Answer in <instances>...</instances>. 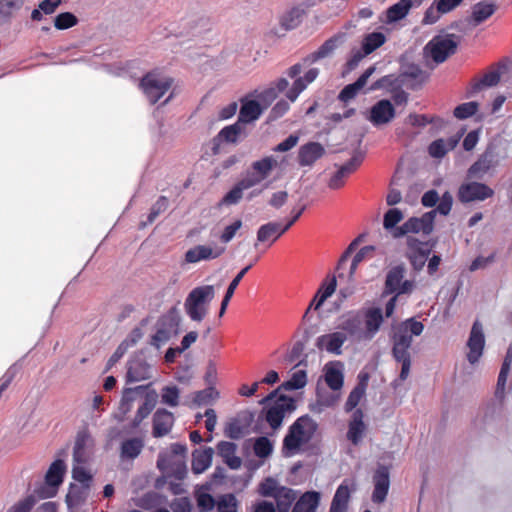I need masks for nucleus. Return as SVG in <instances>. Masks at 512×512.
<instances>
[{
    "instance_id": "f257e3e1",
    "label": "nucleus",
    "mask_w": 512,
    "mask_h": 512,
    "mask_svg": "<svg viewBox=\"0 0 512 512\" xmlns=\"http://www.w3.org/2000/svg\"><path fill=\"white\" fill-rule=\"evenodd\" d=\"M424 331V324L414 317H410L392 326L390 341L392 344L391 354L393 359L401 364L399 379H407L411 368L410 348L413 336H420Z\"/></svg>"
},
{
    "instance_id": "f03ea898",
    "label": "nucleus",
    "mask_w": 512,
    "mask_h": 512,
    "mask_svg": "<svg viewBox=\"0 0 512 512\" xmlns=\"http://www.w3.org/2000/svg\"><path fill=\"white\" fill-rule=\"evenodd\" d=\"M125 384L122 388L121 402L118 412L114 413L115 424L112 425L106 436L105 450L120 446V457L128 459V371L125 373Z\"/></svg>"
},
{
    "instance_id": "7ed1b4c3",
    "label": "nucleus",
    "mask_w": 512,
    "mask_h": 512,
    "mask_svg": "<svg viewBox=\"0 0 512 512\" xmlns=\"http://www.w3.org/2000/svg\"><path fill=\"white\" fill-rule=\"evenodd\" d=\"M319 426L309 415L298 417L288 428L283 439L282 454L291 457L299 452L302 445L309 443Z\"/></svg>"
},
{
    "instance_id": "20e7f679",
    "label": "nucleus",
    "mask_w": 512,
    "mask_h": 512,
    "mask_svg": "<svg viewBox=\"0 0 512 512\" xmlns=\"http://www.w3.org/2000/svg\"><path fill=\"white\" fill-rule=\"evenodd\" d=\"M215 297L213 285H203L193 288L184 302L188 317L194 322H201L208 313V305Z\"/></svg>"
},
{
    "instance_id": "39448f33",
    "label": "nucleus",
    "mask_w": 512,
    "mask_h": 512,
    "mask_svg": "<svg viewBox=\"0 0 512 512\" xmlns=\"http://www.w3.org/2000/svg\"><path fill=\"white\" fill-rule=\"evenodd\" d=\"M181 316L177 307H172L162 315L156 324V332L152 335L150 344L157 350L167 343L173 336L179 334Z\"/></svg>"
},
{
    "instance_id": "423d86ee",
    "label": "nucleus",
    "mask_w": 512,
    "mask_h": 512,
    "mask_svg": "<svg viewBox=\"0 0 512 512\" xmlns=\"http://www.w3.org/2000/svg\"><path fill=\"white\" fill-rule=\"evenodd\" d=\"M461 39V36L452 33L436 35L426 44L424 50L429 52L435 63L440 64L455 54Z\"/></svg>"
},
{
    "instance_id": "0eeeda50",
    "label": "nucleus",
    "mask_w": 512,
    "mask_h": 512,
    "mask_svg": "<svg viewBox=\"0 0 512 512\" xmlns=\"http://www.w3.org/2000/svg\"><path fill=\"white\" fill-rule=\"evenodd\" d=\"M173 78L158 72L147 73L140 82V87L151 104L157 103L171 88Z\"/></svg>"
},
{
    "instance_id": "6e6552de",
    "label": "nucleus",
    "mask_w": 512,
    "mask_h": 512,
    "mask_svg": "<svg viewBox=\"0 0 512 512\" xmlns=\"http://www.w3.org/2000/svg\"><path fill=\"white\" fill-rule=\"evenodd\" d=\"M66 465L63 460L56 459L50 465L46 475L45 483L35 490L40 499L52 498L57 494L58 488L63 482Z\"/></svg>"
},
{
    "instance_id": "1a4fd4ad",
    "label": "nucleus",
    "mask_w": 512,
    "mask_h": 512,
    "mask_svg": "<svg viewBox=\"0 0 512 512\" xmlns=\"http://www.w3.org/2000/svg\"><path fill=\"white\" fill-rule=\"evenodd\" d=\"M296 407V401L293 397L281 394L270 407L263 410L265 420L273 430H277L282 426L286 413H292L296 410Z\"/></svg>"
},
{
    "instance_id": "9d476101",
    "label": "nucleus",
    "mask_w": 512,
    "mask_h": 512,
    "mask_svg": "<svg viewBox=\"0 0 512 512\" xmlns=\"http://www.w3.org/2000/svg\"><path fill=\"white\" fill-rule=\"evenodd\" d=\"M151 386V383H147L145 385L130 387V401H132L134 397L138 395H144V401L138 408L136 415L134 417L133 426H138L142 422V420L145 419L155 407L157 393L154 389L151 388Z\"/></svg>"
},
{
    "instance_id": "9b49d317",
    "label": "nucleus",
    "mask_w": 512,
    "mask_h": 512,
    "mask_svg": "<svg viewBox=\"0 0 512 512\" xmlns=\"http://www.w3.org/2000/svg\"><path fill=\"white\" fill-rule=\"evenodd\" d=\"M494 195V190L488 185L471 181L460 185L457 193L458 200L461 203H470L474 201H484Z\"/></svg>"
},
{
    "instance_id": "f8f14e48",
    "label": "nucleus",
    "mask_w": 512,
    "mask_h": 512,
    "mask_svg": "<svg viewBox=\"0 0 512 512\" xmlns=\"http://www.w3.org/2000/svg\"><path fill=\"white\" fill-rule=\"evenodd\" d=\"M497 165L498 160L495 147L488 145L485 151L467 170V178L482 180L489 170Z\"/></svg>"
},
{
    "instance_id": "ddd939ff",
    "label": "nucleus",
    "mask_w": 512,
    "mask_h": 512,
    "mask_svg": "<svg viewBox=\"0 0 512 512\" xmlns=\"http://www.w3.org/2000/svg\"><path fill=\"white\" fill-rule=\"evenodd\" d=\"M484 345L485 337L483 333V327L482 324L476 320L472 325L467 341V346L469 348L467 360L470 364H475L479 361L483 354Z\"/></svg>"
},
{
    "instance_id": "4468645a",
    "label": "nucleus",
    "mask_w": 512,
    "mask_h": 512,
    "mask_svg": "<svg viewBox=\"0 0 512 512\" xmlns=\"http://www.w3.org/2000/svg\"><path fill=\"white\" fill-rule=\"evenodd\" d=\"M399 74L403 88L411 90L420 88L429 77L426 71L413 63L402 66Z\"/></svg>"
},
{
    "instance_id": "2eb2a0df",
    "label": "nucleus",
    "mask_w": 512,
    "mask_h": 512,
    "mask_svg": "<svg viewBox=\"0 0 512 512\" xmlns=\"http://www.w3.org/2000/svg\"><path fill=\"white\" fill-rule=\"evenodd\" d=\"M374 489L372 501L376 504L383 503L386 500L390 487V472L385 465H379L373 475Z\"/></svg>"
},
{
    "instance_id": "dca6fc26",
    "label": "nucleus",
    "mask_w": 512,
    "mask_h": 512,
    "mask_svg": "<svg viewBox=\"0 0 512 512\" xmlns=\"http://www.w3.org/2000/svg\"><path fill=\"white\" fill-rule=\"evenodd\" d=\"M394 117L395 108L391 101L388 99H381L371 107L367 119L377 127L391 122Z\"/></svg>"
},
{
    "instance_id": "f3484780",
    "label": "nucleus",
    "mask_w": 512,
    "mask_h": 512,
    "mask_svg": "<svg viewBox=\"0 0 512 512\" xmlns=\"http://www.w3.org/2000/svg\"><path fill=\"white\" fill-rule=\"evenodd\" d=\"M363 154L361 152H355L352 158L341 165L338 170L332 175L328 182V187L330 189H339L344 185V180L351 173H353L362 163Z\"/></svg>"
},
{
    "instance_id": "a211bd4d",
    "label": "nucleus",
    "mask_w": 512,
    "mask_h": 512,
    "mask_svg": "<svg viewBox=\"0 0 512 512\" xmlns=\"http://www.w3.org/2000/svg\"><path fill=\"white\" fill-rule=\"evenodd\" d=\"M362 318L365 325L363 338L371 340L379 332L384 322L382 309L380 307H370L364 311Z\"/></svg>"
},
{
    "instance_id": "6ab92c4d",
    "label": "nucleus",
    "mask_w": 512,
    "mask_h": 512,
    "mask_svg": "<svg viewBox=\"0 0 512 512\" xmlns=\"http://www.w3.org/2000/svg\"><path fill=\"white\" fill-rule=\"evenodd\" d=\"M367 426L364 422V413L362 409H356L351 414V418L348 422V430L346 437L354 446H358L365 434Z\"/></svg>"
},
{
    "instance_id": "aec40b11",
    "label": "nucleus",
    "mask_w": 512,
    "mask_h": 512,
    "mask_svg": "<svg viewBox=\"0 0 512 512\" xmlns=\"http://www.w3.org/2000/svg\"><path fill=\"white\" fill-rule=\"evenodd\" d=\"M347 340V335L344 332L336 331L319 336L316 339V347L320 350H325L331 354H342V346Z\"/></svg>"
},
{
    "instance_id": "412c9836",
    "label": "nucleus",
    "mask_w": 512,
    "mask_h": 512,
    "mask_svg": "<svg viewBox=\"0 0 512 512\" xmlns=\"http://www.w3.org/2000/svg\"><path fill=\"white\" fill-rule=\"evenodd\" d=\"M152 377V366L148 363L145 350H141L130 361V383L148 380Z\"/></svg>"
},
{
    "instance_id": "4be33fe9",
    "label": "nucleus",
    "mask_w": 512,
    "mask_h": 512,
    "mask_svg": "<svg viewBox=\"0 0 512 512\" xmlns=\"http://www.w3.org/2000/svg\"><path fill=\"white\" fill-rule=\"evenodd\" d=\"M224 252V247L212 248L207 245H197L186 251L184 259L186 263L192 264L203 260L216 259L220 257Z\"/></svg>"
},
{
    "instance_id": "5701e85b",
    "label": "nucleus",
    "mask_w": 512,
    "mask_h": 512,
    "mask_svg": "<svg viewBox=\"0 0 512 512\" xmlns=\"http://www.w3.org/2000/svg\"><path fill=\"white\" fill-rule=\"evenodd\" d=\"M325 154V149L319 142H308L302 145L298 151V163L300 166H312Z\"/></svg>"
},
{
    "instance_id": "b1692460",
    "label": "nucleus",
    "mask_w": 512,
    "mask_h": 512,
    "mask_svg": "<svg viewBox=\"0 0 512 512\" xmlns=\"http://www.w3.org/2000/svg\"><path fill=\"white\" fill-rule=\"evenodd\" d=\"M435 211H428L421 217H411L407 220L411 233L430 235L434 230Z\"/></svg>"
},
{
    "instance_id": "393cba45",
    "label": "nucleus",
    "mask_w": 512,
    "mask_h": 512,
    "mask_svg": "<svg viewBox=\"0 0 512 512\" xmlns=\"http://www.w3.org/2000/svg\"><path fill=\"white\" fill-rule=\"evenodd\" d=\"M174 416L165 409H158L153 415V436L163 437L168 434L173 426Z\"/></svg>"
},
{
    "instance_id": "a878e982",
    "label": "nucleus",
    "mask_w": 512,
    "mask_h": 512,
    "mask_svg": "<svg viewBox=\"0 0 512 512\" xmlns=\"http://www.w3.org/2000/svg\"><path fill=\"white\" fill-rule=\"evenodd\" d=\"M375 67L366 69L361 76L353 83L346 85L339 93L338 99L344 103L355 98L358 92L365 86L369 77L374 73Z\"/></svg>"
},
{
    "instance_id": "bb28decb",
    "label": "nucleus",
    "mask_w": 512,
    "mask_h": 512,
    "mask_svg": "<svg viewBox=\"0 0 512 512\" xmlns=\"http://www.w3.org/2000/svg\"><path fill=\"white\" fill-rule=\"evenodd\" d=\"M237 445L229 441H220L217 444V454L223 459L224 463L233 470L239 469L242 464L240 457L236 456Z\"/></svg>"
},
{
    "instance_id": "cd10ccee",
    "label": "nucleus",
    "mask_w": 512,
    "mask_h": 512,
    "mask_svg": "<svg viewBox=\"0 0 512 512\" xmlns=\"http://www.w3.org/2000/svg\"><path fill=\"white\" fill-rule=\"evenodd\" d=\"M320 500V492L315 490L306 491L294 503L291 512H317Z\"/></svg>"
},
{
    "instance_id": "c85d7f7f",
    "label": "nucleus",
    "mask_w": 512,
    "mask_h": 512,
    "mask_svg": "<svg viewBox=\"0 0 512 512\" xmlns=\"http://www.w3.org/2000/svg\"><path fill=\"white\" fill-rule=\"evenodd\" d=\"M263 110L264 108L257 100L242 99L238 121L242 124L253 122L261 116Z\"/></svg>"
},
{
    "instance_id": "c756f323",
    "label": "nucleus",
    "mask_w": 512,
    "mask_h": 512,
    "mask_svg": "<svg viewBox=\"0 0 512 512\" xmlns=\"http://www.w3.org/2000/svg\"><path fill=\"white\" fill-rule=\"evenodd\" d=\"M362 324L363 318L359 313H349L343 317L338 328L347 336L363 338Z\"/></svg>"
},
{
    "instance_id": "7c9ffc66",
    "label": "nucleus",
    "mask_w": 512,
    "mask_h": 512,
    "mask_svg": "<svg viewBox=\"0 0 512 512\" xmlns=\"http://www.w3.org/2000/svg\"><path fill=\"white\" fill-rule=\"evenodd\" d=\"M287 231L279 222H268L261 225L257 230V242H270L271 245Z\"/></svg>"
},
{
    "instance_id": "2f4dec72",
    "label": "nucleus",
    "mask_w": 512,
    "mask_h": 512,
    "mask_svg": "<svg viewBox=\"0 0 512 512\" xmlns=\"http://www.w3.org/2000/svg\"><path fill=\"white\" fill-rule=\"evenodd\" d=\"M319 75L318 68L309 69L303 77H298L294 80L290 89L286 92V97L294 102L300 93L306 89V87L312 83Z\"/></svg>"
},
{
    "instance_id": "473e14b6",
    "label": "nucleus",
    "mask_w": 512,
    "mask_h": 512,
    "mask_svg": "<svg viewBox=\"0 0 512 512\" xmlns=\"http://www.w3.org/2000/svg\"><path fill=\"white\" fill-rule=\"evenodd\" d=\"M214 450L212 447L204 449H195L192 452L191 469L194 474H201L207 470L212 463Z\"/></svg>"
},
{
    "instance_id": "72a5a7b5",
    "label": "nucleus",
    "mask_w": 512,
    "mask_h": 512,
    "mask_svg": "<svg viewBox=\"0 0 512 512\" xmlns=\"http://www.w3.org/2000/svg\"><path fill=\"white\" fill-rule=\"evenodd\" d=\"M497 10V6L492 2L480 1L473 5L470 15V23L478 26L489 19Z\"/></svg>"
},
{
    "instance_id": "f704fd0d",
    "label": "nucleus",
    "mask_w": 512,
    "mask_h": 512,
    "mask_svg": "<svg viewBox=\"0 0 512 512\" xmlns=\"http://www.w3.org/2000/svg\"><path fill=\"white\" fill-rule=\"evenodd\" d=\"M157 467L160 470L171 473L177 480H183L187 474V468L183 459L172 461L170 458L166 459L159 456Z\"/></svg>"
},
{
    "instance_id": "c9c22d12",
    "label": "nucleus",
    "mask_w": 512,
    "mask_h": 512,
    "mask_svg": "<svg viewBox=\"0 0 512 512\" xmlns=\"http://www.w3.org/2000/svg\"><path fill=\"white\" fill-rule=\"evenodd\" d=\"M342 363L335 362L334 365L328 364L325 369V382L333 391H339L344 384V375L342 372Z\"/></svg>"
},
{
    "instance_id": "e433bc0d",
    "label": "nucleus",
    "mask_w": 512,
    "mask_h": 512,
    "mask_svg": "<svg viewBox=\"0 0 512 512\" xmlns=\"http://www.w3.org/2000/svg\"><path fill=\"white\" fill-rule=\"evenodd\" d=\"M405 272L406 268L404 264L396 265L387 272L384 294L390 295L395 293L405 276Z\"/></svg>"
},
{
    "instance_id": "4c0bfd02",
    "label": "nucleus",
    "mask_w": 512,
    "mask_h": 512,
    "mask_svg": "<svg viewBox=\"0 0 512 512\" xmlns=\"http://www.w3.org/2000/svg\"><path fill=\"white\" fill-rule=\"evenodd\" d=\"M350 500V489L342 483L336 489L328 512H347Z\"/></svg>"
},
{
    "instance_id": "58836bf2",
    "label": "nucleus",
    "mask_w": 512,
    "mask_h": 512,
    "mask_svg": "<svg viewBox=\"0 0 512 512\" xmlns=\"http://www.w3.org/2000/svg\"><path fill=\"white\" fill-rule=\"evenodd\" d=\"M89 490L90 487L71 483L65 499L67 507L69 509L79 507L87 499Z\"/></svg>"
},
{
    "instance_id": "ea45409f",
    "label": "nucleus",
    "mask_w": 512,
    "mask_h": 512,
    "mask_svg": "<svg viewBox=\"0 0 512 512\" xmlns=\"http://www.w3.org/2000/svg\"><path fill=\"white\" fill-rule=\"evenodd\" d=\"M459 142V137H449L448 139H437L433 141L429 147L428 152L433 158H442L447 152L453 150Z\"/></svg>"
},
{
    "instance_id": "a19ab883",
    "label": "nucleus",
    "mask_w": 512,
    "mask_h": 512,
    "mask_svg": "<svg viewBox=\"0 0 512 512\" xmlns=\"http://www.w3.org/2000/svg\"><path fill=\"white\" fill-rule=\"evenodd\" d=\"M253 419V415L249 414L246 419V423L242 424L239 417L231 419L224 428V434L227 438L232 440H239L241 439L244 434L246 433V430L248 426L250 425L251 421Z\"/></svg>"
},
{
    "instance_id": "79ce46f5",
    "label": "nucleus",
    "mask_w": 512,
    "mask_h": 512,
    "mask_svg": "<svg viewBox=\"0 0 512 512\" xmlns=\"http://www.w3.org/2000/svg\"><path fill=\"white\" fill-rule=\"evenodd\" d=\"M242 125V123L237 121L232 125L222 128L213 139L214 145L217 147L221 142L236 143L239 136L242 134Z\"/></svg>"
},
{
    "instance_id": "37998d69",
    "label": "nucleus",
    "mask_w": 512,
    "mask_h": 512,
    "mask_svg": "<svg viewBox=\"0 0 512 512\" xmlns=\"http://www.w3.org/2000/svg\"><path fill=\"white\" fill-rule=\"evenodd\" d=\"M297 498V491L289 487H281L274 497L278 512H289L293 502Z\"/></svg>"
},
{
    "instance_id": "c03bdc74",
    "label": "nucleus",
    "mask_w": 512,
    "mask_h": 512,
    "mask_svg": "<svg viewBox=\"0 0 512 512\" xmlns=\"http://www.w3.org/2000/svg\"><path fill=\"white\" fill-rule=\"evenodd\" d=\"M409 0H399L386 10L387 23H395L404 19L410 11Z\"/></svg>"
},
{
    "instance_id": "a18cd8bd",
    "label": "nucleus",
    "mask_w": 512,
    "mask_h": 512,
    "mask_svg": "<svg viewBox=\"0 0 512 512\" xmlns=\"http://www.w3.org/2000/svg\"><path fill=\"white\" fill-rule=\"evenodd\" d=\"M25 0H0V23H9L18 12Z\"/></svg>"
},
{
    "instance_id": "49530a36",
    "label": "nucleus",
    "mask_w": 512,
    "mask_h": 512,
    "mask_svg": "<svg viewBox=\"0 0 512 512\" xmlns=\"http://www.w3.org/2000/svg\"><path fill=\"white\" fill-rule=\"evenodd\" d=\"M434 245L435 242L432 241L423 242L412 236L407 238L408 250L420 257L422 256L423 258H426V260L428 259Z\"/></svg>"
},
{
    "instance_id": "de8ad7c7",
    "label": "nucleus",
    "mask_w": 512,
    "mask_h": 512,
    "mask_svg": "<svg viewBox=\"0 0 512 512\" xmlns=\"http://www.w3.org/2000/svg\"><path fill=\"white\" fill-rule=\"evenodd\" d=\"M399 88H403L400 74L385 75V76L381 77L380 79H378L376 82H374L371 86L372 90L386 89L390 92H394V90H396V89L399 90Z\"/></svg>"
},
{
    "instance_id": "09e8293b",
    "label": "nucleus",
    "mask_w": 512,
    "mask_h": 512,
    "mask_svg": "<svg viewBox=\"0 0 512 512\" xmlns=\"http://www.w3.org/2000/svg\"><path fill=\"white\" fill-rule=\"evenodd\" d=\"M303 14V9L293 7L281 17L280 24L285 30L295 29L301 23Z\"/></svg>"
},
{
    "instance_id": "8fccbe9b",
    "label": "nucleus",
    "mask_w": 512,
    "mask_h": 512,
    "mask_svg": "<svg viewBox=\"0 0 512 512\" xmlns=\"http://www.w3.org/2000/svg\"><path fill=\"white\" fill-rule=\"evenodd\" d=\"M277 162L272 156H266L261 160L255 161L252 163L253 172L258 175L262 181L266 179L273 168L276 166Z\"/></svg>"
},
{
    "instance_id": "3c124183",
    "label": "nucleus",
    "mask_w": 512,
    "mask_h": 512,
    "mask_svg": "<svg viewBox=\"0 0 512 512\" xmlns=\"http://www.w3.org/2000/svg\"><path fill=\"white\" fill-rule=\"evenodd\" d=\"M385 40V35L381 32L369 33L362 41V50L369 55L382 46L385 43Z\"/></svg>"
},
{
    "instance_id": "603ef678",
    "label": "nucleus",
    "mask_w": 512,
    "mask_h": 512,
    "mask_svg": "<svg viewBox=\"0 0 512 512\" xmlns=\"http://www.w3.org/2000/svg\"><path fill=\"white\" fill-rule=\"evenodd\" d=\"M316 397V406H319V409L314 408V412L316 413H321L324 408L332 407L339 399L338 395L320 389L319 387L316 390Z\"/></svg>"
},
{
    "instance_id": "864d4df0",
    "label": "nucleus",
    "mask_w": 512,
    "mask_h": 512,
    "mask_svg": "<svg viewBox=\"0 0 512 512\" xmlns=\"http://www.w3.org/2000/svg\"><path fill=\"white\" fill-rule=\"evenodd\" d=\"M307 384V373L305 370H298L292 374L289 380L283 382L280 388L286 391L302 389Z\"/></svg>"
},
{
    "instance_id": "5fc2aeb1",
    "label": "nucleus",
    "mask_w": 512,
    "mask_h": 512,
    "mask_svg": "<svg viewBox=\"0 0 512 512\" xmlns=\"http://www.w3.org/2000/svg\"><path fill=\"white\" fill-rule=\"evenodd\" d=\"M344 37L343 33H339L327 39L317 50L321 58L324 59L332 55L336 48L344 42Z\"/></svg>"
},
{
    "instance_id": "6e6d98bb",
    "label": "nucleus",
    "mask_w": 512,
    "mask_h": 512,
    "mask_svg": "<svg viewBox=\"0 0 512 512\" xmlns=\"http://www.w3.org/2000/svg\"><path fill=\"white\" fill-rule=\"evenodd\" d=\"M169 201L165 196H160L157 201L152 205L150 212L147 216V220L141 222L140 227L144 228L145 226L152 224L156 218L167 210Z\"/></svg>"
},
{
    "instance_id": "4d7b16f0",
    "label": "nucleus",
    "mask_w": 512,
    "mask_h": 512,
    "mask_svg": "<svg viewBox=\"0 0 512 512\" xmlns=\"http://www.w3.org/2000/svg\"><path fill=\"white\" fill-rule=\"evenodd\" d=\"M500 81V73L498 71H491L486 73L479 81L475 82L470 91V95L479 92L483 87L496 86Z\"/></svg>"
},
{
    "instance_id": "13d9d810",
    "label": "nucleus",
    "mask_w": 512,
    "mask_h": 512,
    "mask_svg": "<svg viewBox=\"0 0 512 512\" xmlns=\"http://www.w3.org/2000/svg\"><path fill=\"white\" fill-rule=\"evenodd\" d=\"M237 499L234 494H224L216 501L217 512H237Z\"/></svg>"
},
{
    "instance_id": "bf43d9fd",
    "label": "nucleus",
    "mask_w": 512,
    "mask_h": 512,
    "mask_svg": "<svg viewBox=\"0 0 512 512\" xmlns=\"http://www.w3.org/2000/svg\"><path fill=\"white\" fill-rule=\"evenodd\" d=\"M281 487L276 479L268 477L259 484L258 493L263 497L274 498Z\"/></svg>"
},
{
    "instance_id": "052dcab7",
    "label": "nucleus",
    "mask_w": 512,
    "mask_h": 512,
    "mask_svg": "<svg viewBox=\"0 0 512 512\" xmlns=\"http://www.w3.org/2000/svg\"><path fill=\"white\" fill-rule=\"evenodd\" d=\"M337 286V280L335 276H332L328 283L323 282L317 293L320 297L318 303L315 304V310H318L323 303L335 292Z\"/></svg>"
},
{
    "instance_id": "680f3d73",
    "label": "nucleus",
    "mask_w": 512,
    "mask_h": 512,
    "mask_svg": "<svg viewBox=\"0 0 512 512\" xmlns=\"http://www.w3.org/2000/svg\"><path fill=\"white\" fill-rule=\"evenodd\" d=\"M78 23L77 17L71 12H62L54 19V26L58 30H65Z\"/></svg>"
},
{
    "instance_id": "e2e57ef3",
    "label": "nucleus",
    "mask_w": 512,
    "mask_h": 512,
    "mask_svg": "<svg viewBox=\"0 0 512 512\" xmlns=\"http://www.w3.org/2000/svg\"><path fill=\"white\" fill-rule=\"evenodd\" d=\"M253 449L257 457L266 458L272 453L273 445L266 436H261L255 440Z\"/></svg>"
},
{
    "instance_id": "0e129e2a",
    "label": "nucleus",
    "mask_w": 512,
    "mask_h": 512,
    "mask_svg": "<svg viewBox=\"0 0 512 512\" xmlns=\"http://www.w3.org/2000/svg\"><path fill=\"white\" fill-rule=\"evenodd\" d=\"M478 107L479 104L475 101L462 103L454 109L453 114L457 119H467L477 112Z\"/></svg>"
},
{
    "instance_id": "69168bd1",
    "label": "nucleus",
    "mask_w": 512,
    "mask_h": 512,
    "mask_svg": "<svg viewBox=\"0 0 512 512\" xmlns=\"http://www.w3.org/2000/svg\"><path fill=\"white\" fill-rule=\"evenodd\" d=\"M366 391L360 389V387H354L348 395L346 403L344 405L345 412H352L356 410L357 405L364 397Z\"/></svg>"
},
{
    "instance_id": "338daca9",
    "label": "nucleus",
    "mask_w": 512,
    "mask_h": 512,
    "mask_svg": "<svg viewBox=\"0 0 512 512\" xmlns=\"http://www.w3.org/2000/svg\"><path fill=\"white\" fill-rule=\"evenodd\" d=\"M219 393L213 388L208 387L195 393L193 402L197 406L210 403L213 399L217 398Z\"/></svg>"
},
{
    "instance_id": "774afa93",
    "label": "nucleus",
    "mask_w": 512,
    "mask_h": 512,
    "mask_svg": "<svg viewBox=\"0 0 512 512\" xmlns=\"http://www.w3.org/2000/svg\"><path fill=\"white\" fill-rule=\"evenodd\" d=\"M403 219V213L398 208H391L384 214L383 226L392 230Z\"/></svg>"
}]
</instances>
